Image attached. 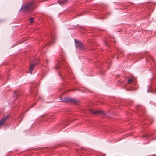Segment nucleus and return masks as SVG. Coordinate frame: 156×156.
<instances>
[{
    "label": "nucleus",
    "instance_id": "obj_5",
    "mask_svg": "<svg viewBox=\"0 0 156 156\" xmlns=\"http://www.w3.org/2000/svg\"><path fill=\"white\" fill-rule=\"evenodd\" d=\"M136 83V82H134L132 78L129 79L128 80V84L129 87H133L134 84Z\"/></svg>",
    "mask_w": 156,
    "mask_h": 156
},
{
    "label": "nucleus",
    "instance_id": "obj_6",
    "mask_svg": "<svg viewBox=\"0 0 156 156\" xmlns=\"http://www.w3.org/2000/svg\"><path fill=\"white\" fill-rule=\"evenodd\" d=\"M37 62L38 61H37V62H34L33 63L30 64L29 72L30 74H32V71L33 70L35 66L37 65Z\"/></svg>",
    "mask_w": 156,
    "mask_h": 156
},
{
    "label": "nucleus",
    "instance_id": "obj_18",
    "mask_svg": "<svg viewBox=\"0 0 156 156\" xmlns=\"http://www.w3.org/2000/svg\"><path fill=\"white\" fill-rule=\"evenodd\" d=\"M149 136H150V135H145L144 136V137H148Z\"/></svg>",
    "mask_w": 156,
    "mask_h": 156
},
{
    "label": "nucleus",
    "instance_id": "obj_4",
    "mask_svg": "<svg viewBox=\"0 0 156 156\" xmlns=\"http://www.w3.org/2000/svg\"><path fill=\"white\" fill-rule=\"evenodd\" d=\"M146 61L147 62L150 61L151 62H153V65L155 63V61L154 59L152 57V56L150 55H148V56L146 58Z\"/></svg>",
    "mask_w": 156,
    "mask_h": 156
},
{
    "label": "nucleus",
    "instance_id": "obj_8",
    "mask_svg": "<svg viewBox=\"0 0 156 156\" xmlns=\"http://www.w3.org/2000/svg\"><path fill=\"white\" fill-rule=\"evenodd\" d=\"M37 88H35V87H33L31 90V94H34L35 95H36L37 94Z\"/></svg>",
    "mask_w": 156,
    "mask_h": 156
},
{
    "label": "nucleus",
    "instance_id": "obj_21",
    "mask_svg": "<svg viewBox=\"0 0 156 156\" xmlns=\"http://www.w3.org/2000/svg\"><path fill=\"white\" fill-rule=\"evenodd\" d=\"M155 139H156V137L155 138L152 139V140H155Z\"/></svg>",
    "mask_w": 156,
    "mask_h": 156
},
{
    "label": "nucleus",
    "instance_id": "obj_19",
    "mask_svg": "<svg viewBox=\"0 0 156 156\" xmlns=\"http://www.w3.org/2000/svg\"><path fill=\"white\" fill-rule=\"evenodd\" d=\"M52 38H53V39H52L51 42H53V40H54V39L53 38V37H52Z\"/></svg>",
    "mask_w": 156,
    "mask_h": 156
},
{
    "label": "nucleus",
    "instance_id": "obj_11",
    "mask_svg": "<svg viewBox=\"0 0 156 156\" xmlns=\"http://www.w3.org/2000/svg\"><path fill=\"white\" fill-rule=\"evenodd\" d=\"M13 95L14 97L16 99H17L18 98V94L16 91H15L14 94Z\"/></svg>",
    "mask_w": 156,
    "mask_h": 156
},
{
    "label": "nucleus",
    "instance_id": "obj_20",
    "mask_svg": "<svg viewBox=\"0 0 156 156\" xmlns=\"http://www.w3.org/2000/svg\"><path fill=\"white\" fill-rule=\"evenodd\" d=\"M49 44H50V43H48V44H46V45H49Z\"/></svg>",
    "mask_w": 156,
    "mask_h": 156
},
{
    "label": "nucleus",
    "instance_id": "obj_9",
    "mask_svg": "<svg viewBox=\"0 0 156 156\" xmlns=\"http://www.w3.org/2000/svg\"><path fill=\"white\" fill-rule=\"evenodd\" d=\"M67 2V0H58V3L61 5H62Z\"/></svg>",
    "mask_w": 156,
    "mask_h": 156
},
{
    "label": "nucleus",
    "instance_id": "obj_10",
    "mask_svg": "<svg viewBox=\"0 0 156 156\" xmlns=\"http://www.w3.org/2000/svg\"><path fill=\"white\" fill-rule=\"evenodd\" d=\"M136 108L137 111L140 112L141 111H143L144 109L143 107L142 106L140 105L137 106Z\"/></svg>",
    "mask_w": 156,
    "mask_h": 156
},
{
    "label": "nucleus",
    "instance_id": "obj_17",
    "mask_svg": "<svg viewBox=\"0 0 156 156\" xmlns=\"http://www.w3.org/2000/svg\"><path fill=\"white\" fill-rule=\"evenodd\" d=\"M65 64H66L65 62H63L62 63H61V64H62L63 65H64Z\"/></svg>",
    "mask_w": 156,
    "mask_h": 156
},
{
    "label": "nucleus",
    "instance_id": "obj_15",
    "mask_svg": "<svg viewBox=\"0 0 156 156\" xmlns=\"http://www.w3.org/2000/svg\"><path fill=\"white\" fill-rule=\"evenodd\" d=\"M105 45L107 46H108L109 45L108 42L105 41Z\"/></svg>",
    "mask_w": 156,
    "mask_h": 156
},
{
    "label": "nucleus",
    "instance_id": "obj_1",
    "mask_svg": "<svg viewBox=\"0 0 156 156\" xmlns=\"http://www.w3.org/2000/svg\"><path fill=\"white\" fill-rule=\"evenodd\" d=\"M35 3L34 2L27 3L22 6L20 10L24 12H26L27 11L29 12L31 11L35 7Z\"/></svg>",
    "mask_w": 156,
    "mask_h": 156
},
{
    "label": "nucleus",
    "instance_id": "obj_3",
    "mask_svg": "<svg viewBox=\"0 0 156 156\" xmlns=\"http://www.w3.org/2000/svg\"><path fill=\"white\" fill-rule=\"evenodd\" d=\"M76 47L80 49L83 50L84 48V47L83 44L78 41L76 40H75Z\"/></svg>",
    "mask_w": 156,
    "mask_h": 156
},
{
    "label": "nucleus",
    "instance_id": "obj_16",
    "mask_svg": "<svg viewBox=\"0 0 156 156\" xmlns=\"http://www.w3.org/2000/svg\"><path fill=\"white\" fill-rule=\"evenodd\" d=\"M101 154H100V153H99L97 155V156H101ZM105 156V154H104L103 155H102V156Z\"/></svg>",
    "mask_w": 156,
    "mask_h": 156
},
{
    "label": "nucleus",
    "instance_id": "obj_22",
    "mask_svg": "<svg viewBox=\"0 0 156 156\" xmlns=\"http://www.w3.org/2000/svg\"><path fill=\"white\" fill-rule=\"evenodd\" d=\"M48 116H50V117H52V115H48Z\"/></svg>",
    "mask_w": 156,
    "mask_h": 156
},
{
    "label": "nucleus",
    "instance_id": "obj_2",
    "mask_svg": "<svg viewBox=\"0 0 156 156\" xmlns=\"http://www.w3.org/2000/svg\"><path fill=\"white\" fill-rule=\"evenodd\" d=\"M60 100L62 102H70L75 104L78 103L79 101L78 100L69 97H65L63 98H61Z\"/></svg>",
    "mask_w": 156,
    "mask_h": 156
},
{
    "label": "nucleus",
    "instance_id": "obj_7",
    "mask_svg": "<svg viewBox=\"0 0 156 156\" xmlns=\"http://www.w3.org/2000/svg\"><path fill=\"white\" fill-rule=\"evenodd\" d=\"M89 112L91 114H103V112L100 111H94L92 109H90L89 110Z\"/></svg>",
    "mask_w": 156,
    "mask_h": 156
},
{
    "label": "nucleus",
    "instance_id": "obj_13",
    "mask_svg": "<svg viewBox=\"0 0 156 156\" xmlns=\"http://www.w3.org/2000/svg\"><path fill=\"white\" fill-rule=\"evenodd\" d=\"M148 92H154L156 94V90H152L148 89Z\"/></svg>",
    "mask_w": 156,
    "mask_h": 156
},
{
    "label": "nucleus",
    "instance_id": "obj_12",
    "mask_svg": "<svg viewBox=\"0 0 156 156\" xmlns=\"http://www.w3.org/2000/svg\"><path fill=\"white\" fill-rule=\"evenodd\" d=\"M34 19L33 17H31L29 19V21L31 23H32L34 22Z\"/></svg>",
    "mask_w": 156,
    "mask_h": 156
},
{
    "label": "nucleus",
    "instance_id": "obj_14",
    "mask_svg": "<svg viewBox=\"0 0 156 156\" xmlns=\"http://www.w3.org/2000/svg\"><path fill=\"white\" fill-rule=\"evenodd\" d=\"M60 65H57L56 67V69H60Z\"/></svg>",
    "mask_w": 156,
    "mask_h": 156
}]
</instances>
